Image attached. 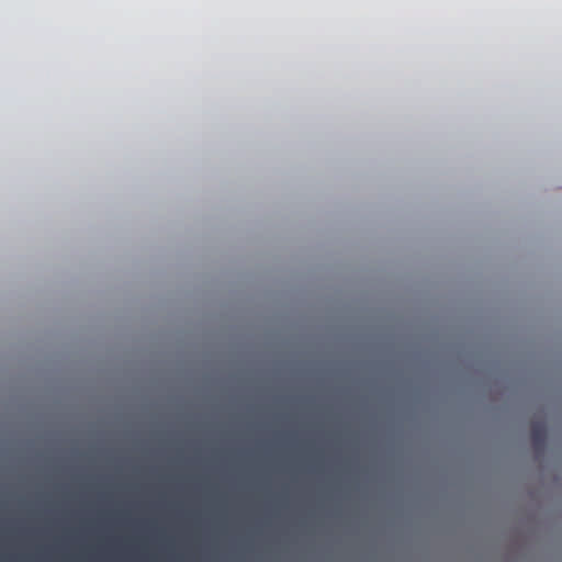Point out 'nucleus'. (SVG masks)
<instances>
[{
  "mask_svg": "<svg viewBox=\"0 0 562 562\" xmlns=\"http://www.w3.org/2000/svg\"><path fill=\"white\" fill-rule=\"evenodd\" d=\"M531 440L536 447H541L546 442L547 430L543 424L536 423L531 428Z\"/></svg>",
  "mask_w": 562,
  "mask_h": 562,
  "instance_id": "1",
  "label": "nucleus"
}]
</instances>
